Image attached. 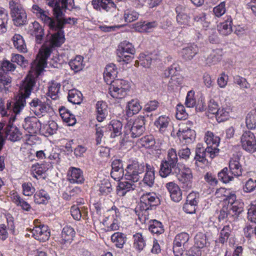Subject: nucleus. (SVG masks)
I'll list each match as a JSON object with an SVG mask.
<instances>
[{
  "label": "nucleus",
  "instance_id": "obj_1",
  "mask_svg": "<svg viewBox=\"0 0 256 256\" xmlns=\"http://www.w3.org/2000/svg\"><path fill=\"white\" fill-rule=\"evenodd\" d=\"M40 74L38 69L30 71L28 75L20 87L18 98L15 101L7 100L6 104L2 98L0 100V114L4 118V122L8 124L4 130L6 138L12 142L20 140L22 134L12 123L14 121L16 114H18L26 104V98H28L36 84V78Z\"/></svg>",
  "mask_w": 256,
  "mask_h": 256
},
{
  "label": "nucleus",
  "instance_id": "obj_2",
  "mask_svg": "<svg viewBox=\"0 0 256 256\" xmlns=\"http://www.w3.org/2000/svg\"><path fill=\"white\" fill-rule=\"evenodd\" d=\"M160 204V200L155 193L148 192L141 196L140 203L136 208V212L141 222H146L148 219V210L155 208Z\"/></svg>",
  "mask_w": 256,
  "mask_h": 256
},
{
  "label": "nucleus",
  "instance_id": "obj_3",
  "mask_svg": "<svg viewBox=\"0 0 256 256\" xmlns=\"http://www.w3.org/2000/svg\"><path fill=\"white\" fill-rule=\"evenodd\" d=\"M65 38L58 33H54L50 36H47V41L42 44L39 50L38 57L39 58L38 63L43 67L46 65V60L50 56L55 47L60 46L64 43Z\"/></svg>",
  "mask_w": 256,
  "mask_h": 256
},
{
  "label": "nucleus",
  "instance_id": "obj_4",
  "mask_svg": "<svg viewBox=\"0 0 256 256\" xmlns=\"http://www.w3.org/2000/svg\"><path fill=\"white\" fill-rule=\"evenodd\" d=\"M178 157L176 149L170 148L168 150L167 156L160 162V175L162 178H166L170 174L180 173Z\"/></svg>",
  "mask_w": 256,
  "mask_h": 256
},
{
  "label": "nucleus",
  "instance_id": "obj_5",
  "mask_svg": "<svg viewBox=\"0 0 256 256\" xmlns=\"http://www.w3.org/2000/svg\"><path fill=\"white\" fill-rule=\"evenodd\" d=\"M146 118L144 116H140L134 120L129 121L125 126L124 135L126 141L128 138H136L142 136L146 130Z\"/></svg>",
  "mask_w": 256,
  "mask_h": 256
},
{
  "label": "nucleus",
  "instance_id": "obj_6",
  "mask_svg": "<svg viewBox=\"0 0 256 256\" xmlns=\"http://www.w3.org/2000/svg\"><path fill=\"white\" fill-rule=\"evenodd\" d=\"M212 150L214 149L210 147L204 148L201 144H198L195 150L196 154L194 158L195 164L198 167L204 168L208 162L207 156L213 158L218 154V150H216L215 152Z\"/></svg>",
  "mask_w": 256,
  "mask_h": 256
},
{
  "label": "nucleus",
  "instance_id": "obj_7",
  "mask_svg": "<svg viewBox=\"0 0 256 256\" xmlns=\"http://www.w3.org/2000/svg\"><path fill=\"white\" fill-rule=\"evenodd\" d=\"M65 9H62L58 12H56V16L53 18V22L52 24L50 30L56 32L55 33H58L59 35H62L64 38L63 29L66 24H75L77 23L78 19L76 18H64V10Z\"/></svg>",
  "mask_w": 256,
  "mask_h": 256
},
{
  "label": "nucleus",
  "instance_id": "obj_8",
  "mask_svg": "<svg viewBox=\"0 0 256 256\" xmlns=\"http://www.w3.org/2000/svg\"><path fill=\"white\" fill-rule=\"evenodd\" d=\"M144 162L137 160H132L125 169L124 178L132 182H138L140 178V174L144 172Z\"/></svg>",
  "mask_w": 256,
  "mask_h": 256
},
{
  "label": "nucleus",
  "instance_id": "obj_9",
  "mask_svg": "<svg viewBox=\"0 0 256 256\" xmlns=\"http://www.w3.org/2000/svg\"><path fill=\"white\" fill-rule=\"evenodd\" d=\"M108 84H110L108 93L115 98H124L130 88L129 83L124 80L116 79Z\"/></svg>",
  "mask_w": 256,
  "mask_h": 256
},
{
  "label": "nucleus",
  "instance_id": "obj_10",
  "mask_svg": "<svg viewBox=\"0 0 256 256\" xmlns=\"http://www.w3.org/2000/svg\"><path fill=\"white\" fill-rule=\"evenodd\" d=\"M10 9V14L16 26H21L24 24L26 22L27 16L22 5L14 0L9 2Z\"/></svg>",
  "mask_w": 256,
  "mask_h": 256
},
{
  "label": "nucleus",
  "instance_id": "obj_11",
  "mask_svg": "<svg viewBox=\"0 0 256 256\" xmlns=\"http://www.w3.org/2000/svg\"><path fill=\"white\" fill-rule=\"evenodd\" d=\"M190 236L186 232H180L176 235L173 242V252L176 256H182L189 248Z\"/></svg>",
  "mask_w": 256,
  "mask_h": 256
},
{
  "label": "nucleus",
  "instance_id": "obj_12",
  "mask_svg": "<svg viewBox=\"0 0 256 256\" xmlns=\"http://www.w3.org/2000/svg\"><path fill=\"white\" fill-rule=\"evenodd\" d=\"M48 100L47 98L46 102L44 98H42L41 99L34 98L29 103L30 108L38 116H44L49 111L50 108Z\"/></svg>",
  "mask_w": 256,
  "mask_h": 256
},
{
  "label": "nucleus",
  "instance_id": "obj_13",
  "mask_svg": "<svg viewBox=\"0 0 256 256\" xmlns=\"http://www.w3.org/2000/svg\"><path fill=\"white\" fill-rule=\"evenodd\" d=\"M136 50L132 44L126 40L121 42L117 49V54L120 58V61H123L127 64L132 61V58L125 56V53L134 54Z\"/></svg>",
  "mask_w": 256,
  "mask_h": 256
},
{
  "label": "nucleus",
  "instance_id": "obj_14",
  "mask_svg": "<svg viewBox=\"0 0 256 256\" xmlns=\"http://www.w3.org/2000/svg\"><path fill=\"white\" fill-rule=\"evenodd\" d=\"M228 201L229 210L231 212L232 217L236 218L244 210V204L240 200H236V196L234 194H230L226 196Z\"/></svg>",
  "mask_w": 256,
  "mask_h": 256
},
{
  "label": "nucleus",
  "instance_id": "obj_15",
  "mask_svg": "<svg viewBox=\"0 0 256 256\" xmlns=\"http://www.w3.org/2000/svg\"><path fill=\"white\" fill-rule=\"evenodd\" d=\"M241 143L244 150L249 152H256V140L254 134L250 131L245 132L241 136Z\"/></svg>",
  "mask_w": 256,
  "mask_h": 256
},
{
  "label": "nucleus",
  "instance_id": "obj_16",
  "mask_svg": "<svg viewBox=\"0 0 256 256\" xmlns=\"http://www.w3.org/2000/svg\"><path fill=\"white\" fill-rule=\"evenodd\" d=\"M188 8L185 6L178 5L175 8L176 14V22L178 24L185 28L190 26V16L186 13Z\"/></svg>",
  "mask_w": 256,
  "mask_h": 256
},
{
  "label": "nucleus",
  "instance_id": "obj_17",
  "mask_svg": "<svg viewBox=\"0 0 256 256\" xmlns=\"http://www.w3.org/2000/svg\"><path fill=\"white\" fill-rule=\"evenodd\" d=\"M176 174L180 182L182 184V188L186 190H189L192 188V170L188 167H184L180 173L174 174Z\"/></svg>",
  "mask_w": 256,
  "mask_h": 256
},
{
  "label": "nucleus",
  "instance_id": "obj_18",
  "mask_svg": "<svg viewBox=\"0 0 256 256\" xmlns=\"http://www.w3.org/2000/svg\"><path fill=\"white\" fill-rule=\"evenodd\" d=\"M32 12L36 14L44 25L48 26L50 30L52 24L53 22V18L50 16V14L48 10L41 8L38 5L34 4L32 6Z\"/></svg>",
  "mask_w": 256,
  "mask_h": 256
},
{
  "label": "nucleus",
  "instance_id": "obj_19",
  "mask_svg": "<svg viewBox=\"0 0 256 256\" xmlns=\"http://www.w3.org/2000/svg\"><path fill=\"white\" fill-rule=\"evenodd\" d=\"M31 232L32 236L40 242H46L50 236V232L48 226L44 224L35 226L32 230Z\"/></svg>",
  "mask_w": 256,
  "mask_h": 256
},
{
  "label": "nucleus",
  "instance_id": "obj_20",
  "mask_svg": "<svg viewBox=\"0 0 256 256\" xmlns=\"http://www.w3.org/2000/svg\"><path fill=\"white\" fill-rule=\"evenodd\" d=\"M24 130L30 134H34L38 132L41 128V123L36 117H27L24 119L22 124Z\"/></svg>",
  "mask_w": 256,
  "mask_h": 256
},
{
  "label": "nucleus",
  "instance_id": "obj_21",
  "mask_svg": "<svg viewBox=\"0 0 256 256\" xmlns=\"http://www.w3.org/2000/svg\"><path fill=\"white\" fill-rule=\"evenodd\" d=\"M110 176L116 180H120L125 174L123 168V162L121 160L116 159L112 163Z\"/></svg>",
  "mask_w": 256,
  "mask_h": 256
},
{
  "label": "nucleus",
  "instance_id": "obj_22",
  "mask_svg": "<svg viewBox=\"0 0 256 256\" xmlns=\"http://www.w3.org/2000/svg\"><path fill=\"white\" fill-rule=\"evenodd\" d=\"M145 174L142 180L144 184L151 188L154 186L155 180V170L154 166L144 162Z\"/></svg>",
  "mask_w": 256,
  "mask_h": 256
},
{
  "label": "nucleus",
  "instance_id": "obj_23",
  "mask_svg": "<svg viewBox=\"0 0 256 256\" xmlns=\"http://www.w3.org/2000/svg\"><path fill=\"white\" fill-rule=\"evenodd\" d=\"M28 34L35 37L36 44H41L42 42L44 34V30L38 22L35 21L32 23V26H30Z\"/></svg>",
  "mask_w": 256,
  "mask_h": 256
},
{
  "label": "nucleus",
  "instance_id": "obj_24",
  "mask_svg": "<svg viewBox=\"0 0 256 256\" xmlns=\"http://www.w3.org/2000/svg\"><path fill=\"white\" fill-rule=\"evenodd\" d=\"M68 180L70 183L82 184L84 181L82 171L79 168L70 167L68 172Z\"/></svg>",
  "mask_w": 256,
  "mask_h": 256
},
{
  "label": "nucleus",
  "instance_id": "obj_25",
  "mask_svg": "<svg viewBox=\"0 0 256 256\" xmlns=\"http://www.w3.org/2000/svg\"><path fill=\"white\" fill-rule=\"evenodd\" d=\"M172 200L178 202L182 199V191L178 184L173 182H170L166 184Z\"/></svg>",
  "mask_w": 256,
  "mask_h": 256
},
{
  "label": "nucleus",
  "instance_id": "obj_26",
  "mask_svg": "<svg viewBox=\"0 0 256 256\" xmlns=\"http://www.w3.org/2000/svg\"><path fill=\"white\" fill-rule=\"evenodd\" d=\"M198 52V48L194 44H190L183 48L180 52V57L184 61L192 60Z\"/></svg>",
  "mask_w": 256,
  "mask_h": 256
},
{
  "label": "nucleus",
  "instance_id": "obj_27",
  "mask_svg": "<svg viewBox=\"0 0 256 256\" xmlns=\"http://www.w3.org/2000/svg\"><path fill=\"white\" fill-rule=\"evenodd\" d=\"M240 156L238 155H234L229 162L230 173L235 176H239L242 174V169L240 163Z\"/></svg>",
  "mask_w": 256,
  "mask_h": 256
},
{
  "label": "nucleus",
  "instance_id": "obj_28",
  "mask_svg": "<svg viewBox=\"0 0 256 256\" xmlns=\"http://www.w3.org/2000/svg\"><path fill=\"white\" fill-rule=\"evenodd\" d=\"M92 5L95 10L99 11L102 10L108 12L111 8H116V4L112 0H92Z\"/></svg>",
  "mask_w": 256,
  "mask_h": 256
},
{
  "label": "nucleus",
  "instance_id": "obj_29",
  "mask_svg": "<svg viewBox=\"0 0 256 256\" xmlns=\"http://www.w3.org/2000/svg\"><path fill=\"white\" fill-rule=\"evenodd\" d=\"M118 74L116 67L114 64L106 66L104 72V78L107 84L112 83L115 80Z\"/></svg>",
  "mask_w": 256,
  "mask_h": 256
},
{
  "label": "nucleus",
  "instance_id": "obj_30",
  "mask_svg": "<svg viewBox=\"0 0 256 256\" xmlns=\"http://www.w3.org/2000/svg\"><path fill=\"white\" fill-rule=\"evenodd\" d=\"M177 135L180 139L186 140V142H190L195 138L196 134L194 130L190 127H183V125L179 128Z\"/></svg>",
  "mask_w": 256,
  "mask_h": 256
},
{
  "label": "nucleus",
  "instance_id": "obj_31",
  "mask_svg": "<svg viewBox=\"0 0 256 256\" xmlns=\"http://www.w3.org/2000/svg\"><path fill=\"white\" fill-rule=\"evenodd\" d=\"M71 215L72 218L77 220H79L82 218H86L88 216V208L85 206H78L74 205L70 208Z\"/></svg>",
  "mask_w": 256,
  "mask_h": 256
},
{
  "label": "nucleus",
  "instance_id": "obj_32",
  "mask_svg": "<svg viewBox=\"0 0 256 256\" xmlns=\"http://www.w3.org/2000/svg\"><path fill=\"white\" fill-rule=\"evenodd\" d=\"M59 112L62 120L68 126H72L76 124V120L75 116L68 110L62 106L60 108Z\"/></svg>",
  "mask_w": 256,
  "mask_h": 256
},
{
  "label": "nucleus",
  "instance_id": "obj_33",
  "mask_svg": "<svg viewBox=\"0 0 256 256\" xmlns=\"http://www.w3.org/2000/svg\"><path fill=\"white\" fill-rule=\"evenodd\" d=\"M205 142L206 143L207 147H210L214 149L213 151H216L215 150H218L219 152V149L218 148V146L219 145L220 142V138L219 137L216 136L211 132H206L204 136Z\"/></svg>",
  "mask_w": 256,
  "mask_h": 256
},
{
  "label": "nucleus",
  "instance_id": "obj_34",
  "mask_svg": "<svg viewBox=\"0 0 256 256\" xmlns=\"http://www.w3.org/2000/svg\"><path fill=\"white\" fill-rule=\"evenodd\" d=\"M13 45L15 48L20 52H28L26 44L22 36L20 34H14L12 38Z\"/></svg>",
  "mask_w": 256,
  "mask_h": 256
},
{
  "label": "nucleus",
  "instance_id": "obj_35",
  "mask_svg": "<svg viewBox=\"0 0 256 256\" xmlns=\"http://www.w3.org/2000/svg\"><path fill=\"white\" fill-rule=\"evenodd\" d=\"M108 106L106 103L103 101H98L96 104V118L100 122H102L108 114Z\"/></svg>",
  "mask_w": 256,
  "mask_h": 256
},
{
  "label": "nucleus",
  "instance_id": "obj_36",
  "mask_svg": "<svg viewBox=\"0 0 256 256\" xmlns=\"http://www.w3.org/2000/svg\"><path fill=\"white\" fill-rule=\"evenodd\" d=\"M46 4L53 8L54 16L56 12H58L62 9H66L68 7V0H46Z\"/></svg>",
  "mask_w": 256,
  "mask_h": 256
},
{
  "label": "nucleus",
  "instance_id": "obj_37",
  "mask_svg": "<svg viewBox=\"0 0 256 256\" xmlns=\"http://www.w3.org/2000/svg\"><path fill=\"white\" fill-rule=\"evenodd\" d=\"M148 230L152 234L157 236L163 234L164 232V225L156 220H151L149 221Z\"/></svg>",
  "mask_w": 256,
  "mask_h": 256
},
{
  "label": "nucleus",
  "instance_id": "obj_38",
  "mask_svg": "<svg viewBox=\"0 0 256 256\" xmlns=\"http://www.w3.org/2000/svg\"><path fill=\"white\" fill-rule=\"evenodd\" d=\"M83 61L84 58L80 55H78L74 58L68 62V65L71 70H72L74 73H76L83 69L84 67Z\"/></svg>",
  "mask_w": 256,
  "mask_h": 256
},
{
  "label": "nucleus",
  "instance_id": "obj_39",
  "mask_svg": "<svg viewBox=\"0 0 256 256\" xmlns=\"http://www.w3.org/2000/svg\"><path fill=\"white\" fill-rule=\"evenodd\" d=\"M142 108L138 100H132L128 102L126 106V114L130 117L138 112Z\"/></svg>",
  "mask_w": 256,
  "mask_h": 256
},
{
  "label": "nucleus",
  "instance_id": "obj_40",
  "mask_svg": "<svg viewBox=\"0 0 256 256\" xmlns=\"http://www.w3.org/2000/svg\"><path fill=\"white\" fill-rule=\"evenodd\" d=\"M48 92L46 94L52 100H56L58 98V94L61 85L60 83L52 81L48 84Z\"/></svg>",
  "mask_w": 256,
  "mask_h": 256
},
{
  "label": "nucleus",
  "instance_id": "obj_41",
  "mask_svg": "<svg viewBox=\"0 0 256 256\" xmlns=\"http://www.w3.org/2000/svg\"><path fill=\"white\" fill-rule=\"evenodd\" d=\"M170 118L166 116H160L155 122L154 126L161 133H164L169 124Z\"/></svg>",
  "mask_w": 256,
  "mask_h": 256
},
{
  "label": "nucleus",
  "instance_id": "obj_42",
  "mask_svg": "<svg viewBox=\"0 0 256 256\" xmlns=\"http://www.w3.org/2000/svg\"><path fill=\"white\" fill-rule=\"evenodd\" d=\"M68 98L70 102L79 104L82 102V94L80 92L76 89H72L68 91Z\"/></svg>",
  "mask_w": 256,
  "mask_h": 256
},
{
  "label": "nucleus",
  "instance_id": "obj_43",
  "mask_svg": "<svg viewBox=\"0 0 256 256\" xmlns=\"http://www.w3.org/2000/svg\"><path fill=\"white\" fill-rule=\"evenodd\" d=\"M134 247L138 251H142L146 246V240L141 233L133 235Z\"/></svg>",
  "mask_w": 256,
  "mask_h": 256
},
{
  "label": "nucleus",
  "instance_id": "obj_44",
  "mask_svg": "<svg viewBox=\"0 0 256 256\" xmlns=\"http://www.w3.org/2000/svg\"><path fill=\"white\" fill-rule=\"evenodd\" d=\"M134 183L130 181L120 182L118 185V192L122 196H124L126 193L135 188Z\"/></svg>",
  "mask_w": 256,
  "mask_h": 256
},
{
  "label": "nucleus",
  "instance_id": "obj_45",
  "mask_svg": "<svg viewBox=\"0 0 256 256\" xmlns=\"http://www.w3.org/2000/svg\"><path fill=\"white\" fill-rule=\"evenodd\" d=\"M232 20L231 18H228L224 22L220 23L218 26V30L220 34L223 36H228L232 32Z\"/></svg>",
  "mask_w": 256,
  "mask_h": 256
},
{
  "label": "nucleus",
  "instance_id": "obj_46",
  "mask_svg": "<svg viewBox=\"0 0 256 256\" xmlns=\"http://www.w3.org/2000/svg\"><path fill=\"white\" fill-rule=\"evenodd\" d=\"M233 226L232 224H227L224 226L220 232L218 241L224 244L226 242L231 235Z\"/></svg>",
  "mask_w": 256,
  "mask_h": 256
},
{
  "label": "nucleus",
  "instance_id": "obj_47",
  "mask_svg": "<svg viewBox=\"0 0 256 256\" xmlns=\"http://www.w3.org/2000/svg\"><path fill=\"white\" fill-rule=\"evenodd\" d=\"M11 198L13 202L17 206H20L22 210L28 212L31 209L30 204L22 199L17 193H13Z\"/></svg>",
  "mask_w": 256,
  "mask_h": 256
},
{
  "label": "nucleus",
  "instance_id": "obj_48",
  "mask_svg": "<svg viewBox=\"0 0 256 256\" xmlns=\"http://www.w3.org/2000/svg\"><path fill=\"white\" fill-rule=\"evenodd\" d=\"M111 240L117 248H122L126 240V238L124 234L117 232L112 236Z\"/></svg>",
  "mask_w": 256,
  "mask_h": 256
},
{
  "label": "nucleus",
  "instance_id": "obj_49",
  "mask_svg": "<svg viewBox=\"0 0 256 256\" xmlns=\"http://www.w3.org/2000/svg\"><path fill=\"white\" fill-rule=\"evenodd\" d=\"M222 52L220 49L214 50L207 58V62L210 64H215L222 59Z\"/></svg>",
  "mask_w": 256,
  "mask_h": 256
},
{
  "label": "nucleus",
  "instance_id": "obj_50",
  "mask_svg": "<svg viewBox=\"0 0 256 256\" xmlns=\"http://www.w3.org/2000/svg\"><path fill=\"white\" fill-rule=\"evenodd\" d=\"M122 123L119 120H112L111 122L110 130L112 132H111L110 137L114 138L122 134Z\"/></svg>",
  "mask_w": 256,
  "mask_h": 256
},
{
  "label": "nucleus",
  "instance_id": "obj_51",
  "mask_svg": "<svg viewBox=\"0 0 256 256\" xmlns=\"http://www.w3.org/2000/svg\"><path fill=\"white\" fill-rule=\"evenodd\" d=\"M194 244L198 248H202L209 245L206 235L202 232L198 233L194 238Z\"/></svg>",
  "mask_w": 256,
  "mask_h": 256
},
{
  "label": "nucleus",
  "instance_id": "obj_52",
  "mask_svg": "<svg viewBox=\"0 0 256 256\" xmlns=\"http://www.w3.org/2000/svg\"><path fill=\"white\" fill-rule=\"evenodd\" d=\"M246 123L248 129L256 128V108L252 110L246 116Z\"/></svg>",
  "mask_w": 256,
  "mask_h": 256
},
{
  "label": "nucleus",
  "instance_id": "obj_53",
  "mask_svg": "<svg viewBox=\"0 0 256 256\" xmlns=\"http://www.w3.org/2000/svg\"><path fill=\"white\" fill-rule=\"evenodd\" d=\"M230 109L228 108H220L215 114L216 118L218 122L226 120L230 116Z\"/></svg>",
  "mask_w": 256,
  "mask_h": 256
},
{
  "label": "nucleus",
  "instance_id": "obj_54",
  "mask_svg": "<svg viewBox=\"0 0 256 256\" xmlns=\"http://www.w3.org/2000/svg\"><path fill=\"white\" fill-rule=\"evenodd\" d=\"M34 201L38 204H44L48 201L50 197L48 193L44 190H41L37 192L34 195Z\"/></svg>",
  "mask_w": 256,
  "mask_h": 256
},
{
  "label": "nucleus",
  "instance_id": "obj_55",
  "mask_svg": "<svg viewBox=\"0 0 256 256\" xmlns=\"http://www.w3.org/2000/svg\"><path fill=\"white\" fill-rule=\"evenodd\" d=\"M8 20V13L4 9H0V34L6 32V24Z\"/></svg>",
  "mask_w": 256,
  "mask_h": 256
},
{
  "label": "nucleus",
  "instance_id": "obj_56",
  "mask_svg": "<svg viewBox=\"0 0 256 256\" xmlns=\"http://www.w3.org/2000/svg\"><path fill=\"white\" fill-rule=\"evenodd\" d=\"M112 190V184L108 179H103L99 184V191L102 195H107Z\"/></svg>",
  "mask_w": 256,
  "mask_h": 256
},
{
  "label": "nucleus",
  "instance_id": "obj_57",
  "mask_svg": "<svg viewBox=\"0 0 256 256\" xmlns=\"http://www.w3.org/2000/svg\"><path fill=\"white\" fill-rule=\"evenodd\" d=\"M75 235V232L72 228L66 226L63 228L62 232V238L64 242L72 240Z\"/></svg>",
  "mask_w": 256,
  "mask_h": 256
},
{
  "label": "nucleus",
  "instance_id": "obj_58",
  "mask_svg": "<svg viewBox=\"0 0 256 256\" xmlns=\"http://www.w3.org/2000/svg\"><path fill=\"white\" fill-rule=\"evenodd\" d=\"M12 78L8 72H0V87L2 86L6 90H8L10 86Z\"/></svg>",
  "mask_w": 256,
  "mask_h": 256
},
{
  "label": "nucleus",
  "instance_id": "obj_59",
  "mask_svg": "<svg viewBox=\"0 0 256 256\" xmlns=\"http://www.w3.org/2000/svg\"><path fill=\"white\" fill-rule=\"evenodd\" d=\"M234 174L228 172V168H224L218 174V178L220 180L224 183H228L233 179Z\"/></svg>",
  "mask_w": 256,
  "mask_h": 256
},
{
  "label": "nucleus",
  "instance_id": "obj_60",
  "mask_svg": "<svg viewBox=\"0 0 256 256\" xmlns=\"http://www.w3.org/2000/svg\"><path fill=\"white\" fill-rule=\"evenodd\" d=\"M138 14L135 11L127 10L124 12V18L125 22H130L138 18Z\"/></svg>",
  "mask_w": 256,
  "mask_h": 256
},
{
  "label": "nucleus",
  "instance_id": "obj_61",
  "mask_svg": "<svg viewBox=\"0 0 256 256\" xmlns=\"http://www.w3.org/2000/svg\"><path fill=\"white\" fill-rule=\"evenodd\" d=\"M231 212L229 210L228 205V206H224L220 210V214L218 216L219 222L224 220L227 218L228 220H230L232 218Z\"/></svg>",
  "mask_w": 256,
  "mask_h": 256
},
{
  "label": "nucleus",
  "instance_id": "obj_62",
  "mask_svg": "<svg viewBox=\"0 0 256 256\" xmlns=\"http://www.w3.org/2000/svg\"><path fill=\"white\" fill-rule=\"evenodd\" d=\"M226 2H221L218 6L213 8V12L214 16L218 18L222 16L226 12Z\"/></svg>",
  "mask_w": 256,
  "mask_h": 256
},
{
  "label": "nucleus",
  "instance_id": "obj_63",
  "mask_svg": "<svg viewBox=\"0 0 256 256\" xmlns=\"http://www.w3.org/2000/svg\"><path fill=\"white\" fill-rule=\"evenodd\" d=\"M138 60H140V65L144 68H148L152 62V58L148 55L144 54H140Z\"/></svg>",
  "mask_w": 256,
  "mask_h": 256
},
{
  "label": "nucleus",
  "instance_id": "obj_64",
  "mask_svg": "<svg viewBox=\"0 0 256 256\" xmlns=\"http://www.w3.org/2000/svg\"><path fill=\"white\" fill-rule=\"evenodd\" d=\"M176 117L178 120H186L187 118L188 114L186 112L185 108L182 105H177Z\"/></svg>",
  "mask_w": 256,
  "mask_h": 256
}]
</instances>
